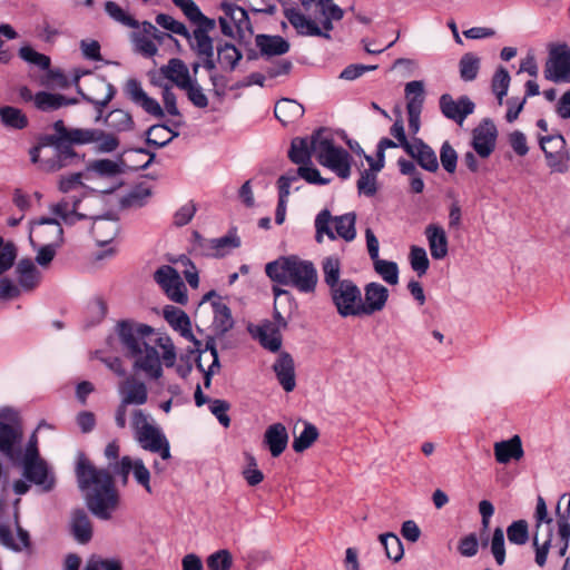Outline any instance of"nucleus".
Instances as JSON below:
<instances>
[{
  "instance_id": "nucleus-1",
  "label": "nucleus",
  "mask_w": 570,
  "mask_h": 570,
  "mask_svg": "<svg viewBox=\"0 0 570 570\" xmlns=\"http://www.w3.org/2000/svg\"><path fill=\"white\" fill-rule=\"evenodd\" d=\"M117 336H109L107 345L114 348L119 341L126 350L127 356L132 360L136 373H141L148 379H159L163 374V365L174 366L176 361L175 345L167 335H159L149 342L137 337L132 327L126 323L117 325Z\"/></svg>"
},
{
  "instance_id": "nucleus-2",
  "label": "nucleus",
  "mask_w": 570,
  "mask_h": 570,
  "mask_svg": "<svg viewBox=\"0 0 570 570\" xmlns=\"http://www.w3.org/2000/svg\"><path fill=\"white\" fill-rule=\"evenodd\" d=\"M100 203L98 196L73 197L72 200L61 198L49 206V212L59 217L66 225H75L83 219H91L90 234L98 246L109 245L119 232V224L111 215H96Z\"/></svg>"
},
{
  "instance_id": "nucleus-3",
  "label": "nucleus",
  "mask_w": 570,
  "mask_h": 570,
  "mask_svg": "<svg viewBox=\"0 0 570 570\" xmlns=\"http://www.w3.org/2000/svg\"><path fill=\"white\" fill-rule=\"evenodd\" d=\"M76 475L80 490L86 492L88 509L97 518L109 520L119 507V494L111 474L97 469L83 454H79Z\"/></svg>"
},
{
  "instance_id": "nucleus-4",
  "label": "nucleus",
  "mask_w": 570,
  "mask_h": 570,
  "mask_svg": "<svg viewBox=\"0 0 570 570\" xmlns=\"http://www.w3.org/2000/svg\"><path fill=\"white\" fill-rule=\"evenodd\" d=\"M180 11L187 19L189 28L180 23V37L186 38L190 49L202 61L206 70L215 68L214 41L209 32L215 30V19L205 16L194 0H180Z\"/></svg>"
},
{
  "instance_id": "nucleus-5",
  "label": "nucleus",
  "mask_w": 570,
  "mask_h": 570,
  "mask_svg": "<svg viewBox=\"0 0 570 570\" xmlns=\"http://www.w3.org/2000/svg\"><path fill=\"white\" fill-rule=\"evenodd\" d=\"M266 275L282 285H291L301 293H314L318 276L314 264L298 256H283L265 266Z\"/></svg>"
},
{
  "instance_id": "nucleus-6",
  "label": "nucleus",
  "mask_w": 570,
  "mask_h": 570,
  "mask_svg": "<svg viewBox=\"0 0 570 570\" xmlns=\"http://www.w3.org/2000/svg\"><path fill=\"white\" fill-rule=\"evenodd\" d=\"M311 147L317 161L346 179L351 175V155L334 144L333 137L325 128H320L311 136Z\"/></svg>"
},
{
  "instance_id": "nucleus-7",
  "label": "nucleus",
  "mask_w": 570,
  "mask_h": 570,
  "mask_svg": "<svg viewBox=\"0 0 570 570\" xmlns=\"http://www.w3.org/2000/svg\"><path fill=\"white\" fill-rule=\"evenodd\" d=\"M311 147L317 161L346 179L351 175V155L334 144L333 137L325 128H320L311 136Z\"/></svg>"
},
{
  "instance_id": "nucleus-8",
  "label": "nucleus",
  "mask_w": 570,
  "mask_h": 570,
  "mask_svg": "<svg viewBox=\"0 0 570 570\" xmlns=\"http://www.w3.org/2000/svg\"><path fill=\"white\" fill-rule=\"evenodd\" d=\"M131 426L134 438L141 449L159 454L161 460L170 459L169 442L150 415L141 410H135L131 416Z\"/></svg>"
},
{
  "instance_id": "nucleus-9",
  "label": "nucleus",
  "mask_w": 570,
  "mask_h": 570,
  "mask_svg": "<svg viewBox=\"0 0 570 570\" xmlns=\"http://www.w3.org/2000/svg\"><path fill=\"white\" fill-rule=\"evenodd\" d=\"M180 337L185 338L190 345L187 350L190 353H198L196 363L200 372L204 373V385L205 387L210 386L212 376L215 374V370H219L218 353L213 338H209L205 347L203 343L196 340L190 330L189 316L180 309Z\"/></svg>"
},
{
  "instance_id": "nucleus-10",
  "label": "nucleus",
  "mask_w": 570,
  "mask_h": 570,
  "mask_svg": "<svg viewBox=\"0 0 570 570\" xmlns=\"http://www.w3.org/2000/svg\"><path fill=\"white\" fill-rule=\"evenodd\" d=\"M21 463L23 476L42 491L48 492L55 485L53 473L49 470L47 463L39 456L38 439L33 433L29 439L23 454L17 461Z\"/></svg>"
},
{
  "instance_id": "nucleus-11",
  "label": "nucleus",
  "mask_w": 570,
  "mask_h": 570,
  "mask_svg": "<svg viewBox=\"0 0 570 570\" xmlns=\"http://www.w3.org/2000/svg\"><path fill=\"white\" fill-rule=\"evenodd\" d=\"M134 28L136 30L131 32L130 40L135 51L144 57H155L158 52L157 45L164 48H174L178 45L175 37L158 30L156 26L149 21L138 22V27Z\"/></svg>"
},
{
  "instance_id": "nucleus-12",
  "label": "nucleus",
  "mask_w": 570,
  "mask_h": 570,
  "mask_svg": "<svg viewBox=\"0 0 570 570\" xmlns=\"http://www.w3.org/2000/svg\"><path fill=\"white\" fill-rule=\"evenodd\" d=\"M22 430L17 413L10 407L0 410V452L10 461H18L23 454L21 449Z\"/></svg>"
},
{
  "instance_id": "nucleus-13",
  "label": "nucleus",
  "mask_w": 570,
  "mask_h": 570,
  "mask_svg": "<svg viewBox=\"0 0 570 570\" xmlns=\"http://www.w3.org/2000/svg\"><path fill=\"white\" fill-rule=\"evenodd\" d=\"M224 16L219 17L218 22L222 33L226 37H237L239 41L245 40L253 33L248 12L234 3H223Z\"/></svg>"
},
{
  "instance_id": "nucleus-14",
  "label": "nucleus",
  "mask_w": 570,
  "mask_h": 570,
  "mask_svg": "<svg viewBox=\"0 0 570 570\" xmlns=\"http://www.w3.org/2000/svg\"><path fill=\"white\" fill-rule=\"evenodd\" d=\"M333 304L342 317L361 316L362 293L351 279H342L341 285L330 291Z\"/></svg>"
},
{
  "instance_id": "nucleus-15",
  "label": "nucleus",
  "mask_w": 570,
  "mask_h": 570,
  "mask_svg": "<svg viewBox=\"0 0 570 570\" xmlns=\"http://www.w3.org/2000/svg\"><path fill=\"white\" fill-rule=\"evenodd\" d=\"M149 76L150 82L163 90V98L167 110L173 115L178 114L176 96L171 92L173 89L178 87V59L171 58L168 65L151 71Z\"/></svg>"
},
{
  "instance_id": "nucleus-16",
  "label": "nucleus",
  "mask_w": 570,
  "mask_h": 570,
  "mask_svg": "<svg viewBox=\"0 0 570 570\" xmlns=\"http://www.w3.org/2000/svg\"><path fill=\"white\" fill-rule=\"evenodd\" d=\"M544 78L553 82H570V48L564 42L550 43Z\"/></svg>"
},
{
  "instance_id": "nucleus-17",
  "label": "nucleus",
  "mask_w": 570,
  "mask_h": 570,
  "mask_svg": "<svg viewBox=\"0 0 570 570\" xmlns=\"http://www.w3.org/2000/svg\"><path fill=\"white\" fill-rule=\"evenodd\" d=\"M30 160L37 168L45 173H55L66 166L67 158L70 157L68 150L40 142L29 150Z\"/></svg>"
},
{
  "instance_id": "nucleus-18",
  "label": "nucleus",
  "mask_w": 570,
  "mask_h": 570,
  "mask_svg": "<svg viewBox=\"0 0 570 570\" xmlns=\"http://www.w3.org/2000/svg\"><path fill=\"white\" fill-rule=\"evenodd\" d=\"M55 218L41 217L30 222L29 240L31 245H62L63 229Z\"/></svg>"
},
{
  "instance_id": "nucleus-19",
  "label": "nucleus",
  "mask_w": 570,
  "mask_h": 570,
  "mask_svg": "<svg viewBox=\"0 0 570 570\" xmlns=\"http://www.w3.org/2000/svg\"><path fill=\"white\" fill-rule=\"evenodd\" d=\"M285 17L299 36L321 37L326 40L332 39L330 32L334 29V20L327 18L326 16H322V27H318L314 20L307 18L304 13L295 8L286 9Z\"/></svg>"
},
{
  "instance_id": "nucleus-20",
  "label": "nucleus",
  "mask_w": 570,
  "mask_h": 570,
  "mask_svg": "<svg viewBox=\"0 0 570 570\" xmlns=\"http://www.w3.org/2000/svg\"><path fill=\"white\" fill-rule=\"evenodd\" d=\"M112 472L121 476L122 482L127 483L128 476L131 474L134 481L141 487L148 494L153 493L151 474L144 461L139 458L125 455L119 462L112 466Z\"/></svg>"
},
{
  "instance_id": "nucleus-21",
  "label": "nucleus",
  "mask_w": 570,
  "mask_h": 570,
  "mask_svg": "<svg viewBox=\"0 0 570 570\" xmlns=\"http://www.w3.org/2000/svg\"><path fill=\"white\" fill-rule=\"evenodd\" d=\"M78 92L97 109L101 110L112 100L116 89L105 78L91 75L82 87H78Z\"/></svg>"
},
{
  "instance_id": "nucleus-22",
  "label": "nucleus",
  "mask_w": 570,
  "mask_h": 570,
  "mask_svg": "<svg viewBox=\"0 0 570 570\" xmlns=\"http://www.w3.org/2000/svg\"><path fill=\"white\" fill-rule=\"evenodd\" d=\"M406 111L409 120V129L415 135L420 130L421 112L424 102V85L423 81L413 80L405 85Z\"/></svg>"
},
{
  "instance_id": "nucleus-23",
  "label": "nucleus",
  "mask_w": 570,
  "mask_h": 570,
  "mask_svg": "<svg viewBox=\"0 0 570 570\" xmlns=\"http://www.w3.org/2000/svg\"><path fill=\"white\" fill-rule=\"evenodd\" d=\"M18 256V249L12 242H7L6 248L0 253V299H12L19 296L16 282L4 274L10 271Z\"/></svg>"
},
{
  "instance_id": "nucleus-24",
  "label": "nucleus",
  "mask_w": 570,
  "mask_h": 570,
  "mask_svg": "<svg viewBox=\"0 0 570 570\" xmlns=\"http://www.w3.org/2000/svg\"><path fill=\"white\" fill-rule=\"evenodd\" d=\"M498 131L490 119H484L472 131V147L481 158H488L495 148Z\"/></svg>"
},
{
  "instance_id": "nucleus-25",
  "label": "nucleus",
  "mask_w": 570,
  "mask_h": 570,
  "mask_svg": "<svg viewBox=\"0 0 570 570\" xmlns=\"http://www.w3.org/2000/svg\"><path fill=\"white\" fill-rule=\"evenodd\" d=\"M443 116L461 125L465 118L473 114L474 104L468 96H461L456 101L450 94H443L439 100Z\"/></svg>"
},
{
  "instance_id": "nucleus-26",
  "label": "nucleus",
  "mask_w": 570,
  "mask_h": 570,
  "mask_svg": "<svg viewBox=\"0 0 570 570\" xmlns=\"http://www.w3.org/2000/svg\"><path fill=\"white\" fill-rule=\"evenodd\" d=\"M58 188L62 194L75 193L72 196H66L65 198L72 200L76 197L83 196H95L94 194L85 193V189L90 190L91 193H108V188H102L100 186L90 185L85 180V171L76 173L70 175L61 176L58 183Z\"/></svg>"
},
{
  "instance_id": "nucleus-27",
  "label": "nucleus",
  "mask_w": 570,
  "mask_h": 570,
  "mask_svg": "<svg viewBox=\"0 0 570 570\" xmlns=\"http://www.w3.org/2000/svg\"><path fill=\"white\" fill-rule=\"evenodd\" d=\"M120 173L121 169L118 163L110 159H100L87 166L85 170V180L90 185L108 188V191H111L112 188L104 186L101 180L116 177Z\"/></svg>"
},
{
  "instance_id": "nucleus-28",
  "label": "nucleus",
  "mask_w": 570,
  "mask_h": 570,
  "mask_svg": "<svg viewBox=\"0 0 570 570\" xmlns=\"http://www.w3.org/2000/svg\"><path fill=\"white\" fill-rule=\"evenodd\" d=\"M252 336L259 342V344L271 352H278L282 347V334L279 325L272 321H264L255 327L248 328Z\"/></svg>"
},
{
  "instance_id": "nucleus-29",
  "label": "nucleus",
  "mask_w": 570,
  "mask_h": 570,
  "mask_svg": "<svg viewBox=\"0 0 570 570\" xmlns=\"http://www.w3.org/2000/svg\"><path fill=\"white\" fill-rule=\"evenodd\" d=\"M17 278L16 286L19 287V295L22 292H31L41 282L42 275L30 258H22L14 268Z\"/></svg>"
},
{
  "instance_id": "nucleus-30",
  "label": "nucleus",
  "mask_w": 570,
  "mask_h": 570,
  "mask_svg": "<svg viewBox=\"0 0 570 570\" xmlns=\"http://www.w3.org/2000/svg\"><path fill=\"white\" fill-rule=\"evenodd\" d=\"M125 90L130 100L141 107L146 112L155 117L163 116V109L158 101L146 94L138 80L129 79L126 82Z\"/></svg>"
},
{
  "instance_id": "nucleus-31",
  "label": "nucleus",
  "mask_w": 570,
  "mask_h": 570,
  "mask_svg": "<svg viewBox=\"0 0 570 570\" xmlns=\"http://www.w3.org/2000/svg\"><path fill=\"white\" fill-rule=\"evenodd\" d=\"M364 295L361 312L363 315H372L384 308L389 298V289L382 284L372 282L365 286Z\"/></svg>"
},
{
  "instance_id": "nucleus-32",
  "label": "nucleus",
  "mask_w": 570,
  "mask_h": 570,
  "mask_svg": "<svg viewBox=\"0 0 570 570\" xmlns=\"http://www.w3.org/2000/svg\"><path fill=\"white\" fill-rule=\"evenodd\" d=\"M273 371L278 383L286 392H292L296 386L295 364L293 356L287 352H281L273 364Z\"/></svg>"
},
{
  "instance_id": "nucleus-33",
  "label": "nucleus",
  "mask_w": 570,
  "mask_h": 570,
  "mask_svg": "<svg viewBox=\"0 0 570 570\" xmlns=\"http://www.w3.org/2000/svg\"><path fill=\"white\" fill-rule=\"evenodd\" d=\"M214 313V326L217 332L225 334L234 326V320L230 308L223 302L222 297L215 292L209 291L205 294L203 301H210Z\"/></svg>"
},
{
  "instance_id": "nucleus-34",
  "label": "nucleus",
  "mask_w": 570,
  "mask_h": 570,
  "mask_svg": "<svg viewBox=\"0 0 570 570\" xmlns=\"http://www.w3.org/2000/svg\"><path fill=\"white\" fill-rule=\"evenodd\" d=\"M493 451L495 461L500 464L519 461L524 455L521 438L517 434L509 440L495 442Z\"/></svg>"
},
{
  "instance_id": "nucleus-35",
  "label": "nucleus",
  "mask_w": 570,
  "mask_h": 570,
  "mask_svg": "<svg viewBox=\"0 0 570 570\" xmlns=\"http://www.w3.org/2000/svg\"><path fill=\"white\" fill-rule=\"evenodd\" d=\"M154 279L169 299L178 303V272L173 266H159L154 273Z\"/></svg>"
},
{
  "instance_id": "nucleus-36",
  "label": "nucleus",
  "mask_w": 570,
  "mask_h": 570,
  "mask_svg": "<svg viewBox=\"0 0 570 570\" xmlns=\"http://www.w3.org/2000/svg\"><path fill=\"white\" fill-rule=\"evenodd\" d=\"M411 153H406L411 158L425 170L435 173L439 169V163L435 151L421 138H413L411 141Z\"/></svg>"
},
{
  "instance_id": "nucleus-37",
  "label": "nucleus",
  "mask_w": 570,
  "mask_h": 570,
  "mask_svg": "<svg viewBox=\"0 0 570 570\" xmlns=\"http://www.w3.org/2000/svg\"><path fill=\"white\" fill-rule=\"evenodd\" d=\"M431 256L434 259H443L449 252V242L444 228L436 224H430L424 232Z\"/></svg>"
},
{
  "instance_id": "nucleus-38",
  "label": "nucleus",
  "mask_w": 570,
  "mask_h": 570,
  "mask_svg": "<svg viewBox=\"0 0 570 570\" xmlns=\"http://www.w3.org/2000/svg\"><path fill=\"white\" fill-rule=\"evenodd\" d=\"M180 90L186 91L188 99L195 107H207L208 99L203 88L190 78L189 70L183 61H180Z\"/></svg>"
},
{
  "instance_id": "nucleus-39",
  "label": "nucleus",
  "mask_w": 570,
  "mask_h": 570,
  "mask_svg": "<svg viewBox=\"0 0 570 570\" xmlns=\"http://www.w3.org/2000/svg\"><path fill=\"white\" fill-rule=\"evenodd\" d=\"M304 107L294 99L282 98L275 104L274 115L283 126H288L304 116Z\"/></svg>"
},
{
  "instance_id": "nucleus-40",
  "label": "nucleus",
  "mask_w": 570,
  "mask_h": 570,
  "mask_svg": "<svg viewBox=\"0 0 570 570\" xmlns=\"http://www.w3.org/2000/svg\"><path fill=\"white\" fill-rule=\"evenodd\" d=\"M264 443L268 448L273 458H278L286 449L288 434L282 423L269 425L264 434Z\"/></svg>"
},
{
  "instance_id": "nucleus-41",
  "label": "nucleus",
  "mask_w": 570,
  "mask_h": 570,
  "mask_svg": "<svg viewBox=\"0 0 570 570\" xmlns=\"http://www.w3.org/2000/svg\"><path fill=\"white\" fill-rule=\"evenodd\" d=\"M119 393L124 404L142 405L147 402L148 391L145 383L127 379L120 386Z\"/></svg>"
},
{
  "instance_id": "nucleus-42",
  "label": "nucleus",
  "mask_w": 570,
  "mask_h": 570,
  "mask_svg": "<svg viewBox=\"0 0 570 570\" xmlns=\"http://www.w3.org/2000/svg\"><path fill=\"white\" fill-rule=\"evenodd\" d=\"M255 43L262 56H282L289 51V42L281 36L257 35Z\"/></svg>"
},
{
  "instance_id": "nucleus-43",
  "label": "nucleus",
  "mask_w": 570,
  "mask_h": 570,
  "mask_svg": "<svg viewBox=\"0 0 570 570\" xmlns=\"http://www.w3.org/2000/svg\"><path fill=\"white\" fill-rule=\"evenodd\" d=\"M217 59L215 65L218 63L225 71H234L243 58L242 52L230 42L218 41L216 45Z\"/></svg>"
},
{
  "instance_id": "nucleus-44",
  "label": "nucleus",
  "mask_w": 570,
  "mask_h": 570,
  "mask_svg": "<svg viewBox=\"0 0 570 570\" xmlns=\"http://www.w3.org/2000/svg\"><path fill=\"white\" fill-rule=\"evenodd\" d=\"M0 124L10 130H22L28 127L29 119L19 108L13 106L0 107Z\"/></svg>"
},
{
  "instance_id": "nucleus-45",
  "label": "nucleus",
  "mask_w": 570,
  "mask_h": 570,
  "mask_svg": "<svg viewBox=\"0 0 570 570\" xmlns=\"http://www.w3.org/2000/svg\"><path fill=\"white\" fill-rule=\"evenodd\" d=\"M76 104L75 99H67L60 94L39 91L35 94V107L41 111L57 110L63 106Z\"/></svg>"
},
{
  "instance_id": "nucleus-46",
  "label": "nucleus",
  "mask_w": 570,
  "mask_h": 570,
  "mask_svg": "<svg viewBox=\"0 0 570 570\" xmlns=\"http://www.w3.org/2000/svg\"><path fill=\"white\" fill-rule=\"evenodd\" d=\"M315 240L321 244L326 235L328 239L335 240L334 217L327 208L322 209L315 217Z\"/></svg>"
},
{
  "instance_id": "nucleus-47",
  "label": "nucleus",
  "mask_w": 570,
  "mask_h": 570,
  "mask_svg": "<svg viewBox=\"0 0 570 570\" xmlns=\"http://www.w3.org/2000/svg\"><path fill=\"white\" fill-rule=\"evenodd\" d=\"M313 154L311 139L308 140V138L296 137L292 140L291 148L288 150V158L293 164L307 165L311 163Z\"/></svg>"
},
{
  "instance_id": "nucleus-48",
  "label": "nucleus",
  "mask_w": 570,
  "mask_h": 570,
  "mask_svg": "<svg viewBox=\"0 0 570 570\" xmlns=\"http://www.w3.org/2000/svg\"><path fill=\"white\" fill-rule=\"evenodd\" d=\"M334 217V230L336 238L341 237L345 242H352L356 237V215L355 213H346Z\"/></svg>"
},
{
  "instance_id": "nucleus-49",
  "label": "nucleus",
  "mask_w": 570,
  "mask_h": 570,
  "mask_svg": "<svg viewBox=\"0 0 570 570\" xmlns=\"http://www.w3.org/2000/svg\"><path fill=\"white\" fill-rule=\"evenodd\" d=\"M558 528L559 535L563 542L569 543L570 539V523L568 521L570 513V494L564 493L560 497L558 507Z\"/></svg>"
},
{
  "instance_id": "nucleus-50",
  "label": "nucleus",
  "mask_w": 570,
  "mask_h": 570,
  "mask_svg": "<svg viewBox=\"0 0 570 570\" xmlns=\"http://www.w3.org/2000/svg\"><path fill=\"white\" fill-rule=\"evenodd\" d=\"M71 530L77 541L85 543L90 540L92 530L88 515L81 511H75L71 518Z\"/></svg>"
},
{
  "instance_id": "nucleus-51",
  "label": "nucleus",
  "mask_w": 570,
  "mask_h": 570,
  "mask_svg": "<svg viewBox=\"0 0 570 570\" xmlns=\"http://www.w3.org/2000/svg\"><path fill=\"white\" fill-rule=\"evenodd\" d=\"M322 271L324 274V282L330 291L341 285V261L336 256L325 257L322 262Z\"/></svg>"
},
{
  "instance_id": "nucleus-52",
  "label": "nucleus",
  "mask_w": 570,
  "mask_h": 570,
  "mask_svg": "<svg viewBox=\"0 0 570 570\" xmlns=\"http://www.w3.org/2000/svg\"><path fill=\"white\" fill-rule=\"evenodd\" d=\"M0 542L14 551H21L29 546V534L18 527L16 539L10 530L3 525L0 527Z\"/></svg>"
},
{
  "instance_id": "nucleus-53",
  "label": "nucleus",
  "mask_w": 570,
  "mask_h": 570,
  "mask_svg": "<svg viewBox=\"0 0 570 570\" xmlns=\"http://www.w3.org/2000/svg\"><path fill=\"white\" fill-rule=\"evenodd\" d=\"M459 70L463 81H473L480 70V58L473 52L464 53L459 61Z\"/></svg>"
},
{
  "instance_id": "nucleus-54",
  "label": "nucleus",
  "mask_w": 570,
  "mask_h": 570,
  "mask_svg": "<svg viewBox=\"0 0 570 570\" xmlns=\"http://www.w3.org/2000/svg\"><path fill=\"white\" fill-rule=\"evenodd\" d=\"M106 124L115 131H128L134 128L131 115L124 109L111 110L106 118Z\"/></svg>"
},
{
  "instance_id": "nucleus-55",
  "label": "nucleus",
  "mask_w": 570,
  "mask_h": 570,
  "mask_svg": "<svg viewBox=\"0 0 570 570\" xmlns=\"http://www.w3.org/2000/svg\"><path fill=\"white\" fill-rule=\"evenodd\" d=\"M379 539L385 550L386 557L390 560L397 562L402 559V557L404 554V549H403L402 541L400 540V538L396 534H394L392 532H387V533L381 534L379 537Z\"/></svg>"
},
{
  "instance_id": "nucleus-56",
  "label": "nucleus",
  "mask_w": 570,
  "mask_h": 570,
  "mask_svg": "<svg viewBox=\"0 0 570 570\" xmlns=\"http://www.w3.org/2000/svg\"><path fill=\"white\" fill-rule=\"evenodd\" d=\"M320 433L317 428L312 423H305L304 430L301 432L298 436L294 438L293 441V450L296 453H302L308 448L312 446V444L317 440Z\"/></svg>"
},
{
  "instance_id": "nucleus-57",
  "label": "nucleus",
  "mask_w": 570,
  "mask_h": 570,
  "mask_svg": "<svg viewBox=\"0 0 570 570\" xmlns=\"http://www.w3.org/2000/svg\"><path fill=\"white\" fill-rule=\"evenodd\" d=\"M510 80L509 71L504 67L500 66L494 72L491 81V88L498 98L499 105H502L503 97L507 95L510 86Z\"/></svg>"
},
{
  "instance_id": "nucleus-58",
  "label": "nucleus",
  "mask_w": 570,
  "mask_h": 570,
  "mask_svg": "<svg viewBox=\"0 0 570 570\" xmlns=\"http://www.w3.org/2000/svg\"><path fill=\"white\" fill-rule=\"evenodd\" d=\"M548 166L557 173H567L569 170L570 155L568 150H546L543 151Z\"/></svg>"
},
{
  "instance_id": "nucleus-59",
  "label": "nucleus",
  "mask_w": 570,
  "mask_h": 570,
  "mask_svg": "<svg viewBox=\"0 0 570 570\" xmlns=\"http://www.w3.org/2000/svg\"><path fill=\"white\" fill-rule=\"evenodd\" d=\"M510 543L522 546L529 540V527L525 520L513 521L507 529Z\"/></svg>"
},
{
  "instance_id": "nucleus-60",
  "label": "nucleus",
  "mask_w": 570,
  "mask_h": 570,
  "mask_svg": "<svg viewBox=\"0 0 570 570\" xmlns=\"http://www.w3.org/2000/svg\"><path fill=\"white\" fill-rule=\"evenodd\" d=\"M374 268L377 274L389 284L395 285L399 282V267L397 264L390 261L376 259L374 261Z\"/></svg>"
},
{
  "instance_id": "nucleus-61",
  "label": "nucleus",
  "mask_w": 570,
  "mask_h": 570,
  "mask_svg": "<svg viewBox=\"0 0 570 570\" xmlns=\"http://www.w3.org/2000/svg\"><path fill=\"white\" fill-rule=\"evenodd\" d=\"M535 533H547L548 530L553 532L552 529V519L548 515V510L546 502L542 497L538 498L537 508H535Z\"/></svg>"
},
{
  "instance_id": "nucleus-62",
  "label": "nucleus",
  "mask_w": 570,
  "mask_h": 570,
  "mask_svg": "<svg viewBox=\"0 0 570 570\" xmlns=\"http://www.w3.org/2000/svg\"><path fill=\"white\" fill-rule=\"evenodd\" d=\"M208 570H230L233 566V556L226 550L222 549L212 553L207 560Z\"/></svg>"
},
{
  "instance_id": "nucleus-63",
  "label": "nucleus",
  "mask_w": 570,
  "mask_h": 570,
  "mask_svg": "<svg viewBox=\"0 0 570 570\" xmlns=\"http://www.w3.org/2000/svg\"><path fill=\"white\" fill-rule=\"evenodd\" d=\"M410 263L413 271H415L419 276H423L430 266L425 249L413 245L410 249Z\"/></svg>"
},
{
  "instance_id": "nucleus-64",
  "label": "nucleus",
  "mask_w": 570,
  "mask_h": 570,
  "mask_svg": "<svg viewBox=\"0 0 570 570\" xmlns=\"http://www.w3.org/2000/svg\"><path fill=\"white\" fill-rule=\"evenodd\" d=\"M105 10L110 18L126 27H138V21L129 16L119 4L114 1H107Z\"/></svg>"
}]
</instances>
